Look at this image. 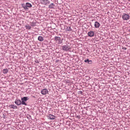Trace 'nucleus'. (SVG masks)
Returning a JSON list of instances; mask_svg holds the SVG:
<instances>
[{"label":"nucleus","mask_w":130,"mask_h":130,"mask_svg":"<svg viewBox=\"0 0 130 130\" xmlns=\"http://www.w3.org/2000/svg\"><path fill=\"white\" fill-rule=\"evenodd\" d=\"M27 118L28 119H30L31 118V116L30 115H29V116L27 117Z\"/></svg>","instance_id":"nucleus-21"},{"label":"nucleus","mask_w":130,"mask_h":130,"mask_svg":"<svg viewBox=\"0 0 130 130\" xmlns=\"http://www.w3.org/2000/svg\"><path fill=\"white\" fill-rule=\"evenodd\" d=\"M41 93L43 95H45L48 93V91L46 89H43L42 90Z\"/></svg>","instance_id":"nucleus-8"},{"label":"nucleus","mask_w":130,"mask_h":130,"mask_svg":"<svg viewBox=\"0 0 130 130\" xmlns=\"http://www.w3.org/2000/svg\"><path fill=\"white\" fill-rule=\"evenodd\" d=\"M128 1H130V0H128Z\"/></svg>","instance_id":"nucleus-25"},{"label":"nucleus","mask_w":130,"mask_h":130,"mask_svg":"<svg viewBox=\"0 0 130 130\" xmlns=\"http://www.w3.org/2000/svg\"><path fill=\"white\" fill-rule=\"evenodd\" d=\"M67 30L69 31H72V29L70 27H67Z\"/></svg>","instance_id":"nucleus-19"},{"label":"nucleus","mask_w":130,"mask_h":130,"mask_svg":"<svg viewBox=\"0 0 130 130\" xmlns=\"http://www.w3.org/2000/svg\"><path fill=\"white\" fill-rule=\"evenodd\" d=\"M55 6V4L53 3H51L48 6V8L50 9H54Z\"/></svg>","instance_id":"nucleus-9"},{"label":"nucleus","mask_w":130,"mask_h":130,"mask_svg":"<svg viewBox=\"0 0 130 130\" xmlns=\"http://www.w3.org/2000/svg\"><path fill=\"white\" fill-rule=\"evenodd\" d=\"M25 27L26 29H28L29 30L31 28V27L28 24L25 25Z\"/></svg>","instance_id":"nucleus-18"},{"label":"nucleus","mask_w":130,"mask_h":130,"mask_svg":"<svg viewBox=\"0 0 130 130\" xmlns=\"http://www.w3.org/2000/svg\"><path fill=\"white\" fill-rule=\"evenodd\" d=\"M38 40L40 41H42L44 40L43 37L41 36H39L38 37Z\"/></svg>","instance_id":"nucleus-17"},{"label":"nucleus","mask_w":130,"mask_h":130,"mask_svg":"<svg viewBox=\"0 0 130 130\" xmlns=\"http://www.w3.org/2000/svg\"><path fill=\"white\" fill-rule=\"evenodd\" d=\"M29 98L27 97H24L23 98L22 97L21 98V100L22 104L24 105L25 106L27 105V104L25 103V102Z\"/></svg>","instance_id":"nucleus-2"},{"label":"nucleus","mask_w":130,"mask_h":130,"mask_svg":"<svg viewBox=\"0 0 130 130\" xmlns=\"http://www.w3.org/2000/svg\"><path fill=\"white\" fill-rule=\"evenodd\" d=\"M8 70L7 69H4L3 70V72L4 74H6L8 72Z\"/></svg>","instance_id":"nucleus-16"},{"label":"nucleus","mask_w":130,"mask_h":130,"mask_svg":"<svg viewBox=\"0 0 130 130\" xmlns=\"http://www.w3.org/2000/svg\"><path fill=\"white\" fill-rule=\"evenodd\" d=\"M42 4L45 5H48L50 3V2L48 0H40Z\"/></svg>","instance_id":"nucleus-5"},{"label":"nucleus","mask_w":130,"mask_h":130,"mask_svg":"<svg viewBox=\"0 0 130 130\" xmlns=\"http://www.w3.org/2000/svg\"><path fill=\"white\" fill-rule=\"evenodd\" d=\"M126 48H125V50H126Z\"/></svg>","instance_id":"nucleus-24"},{"label":"nucleus","mask_w":130,"mask_h":130,"mask_svg":"<svg viewBox=\"0 0 130 130\" xmlns=\"http://www.w3.org/2000/svg\"><path fill=\"white\" fill-rule=\"evenodd\" d=\"M14 103L15 104L18 106L22 104L21 100L18 99H16L14 101Z\"/></svg>","instance_id":"nucleus-6"},{"label":"nucleus","mask_w":130,"mask_h":130,"mask_svg":"<svg viewBox=\"0 0 130 130\" xmlns=\"http://www.w3.org/2000/svg\"><path fill=\"white\" fill-rule=\"evenodd\" d=\"M94 25L95 27L96 28H98L100 27V24L99 22L96 21L95 22Z\"/></svg>","instance_id":"nucleus-12"},{"label":"nucleus","mask_w":130,"mask_h":130,"mask_svg":"<svg viewBox=\"0 0 130 130\" xmlns=\"http://www.w3.org/2000/svg\"><path fill=\"white\" fill-rule=\"evenodd\" d=\"M84 62H87L89 64H91L92 63V61L91 60H89L88 59L85 60Z\"/></svg>","instance_id":"nucleus-14"},{"label":"nucleus","mask_w":130,"mask_h":130,"mask_svg":"<svg viewBox=\"0 0 130 130\" xmlns=\"http://www.w3.org/2000/svg\"><path fill=\"white\" fill-rule=\"evenodd\" d=\"M9 107L10 108L13 109H16L17 108V107L16 105L13 104L9 105Z\"/></svg>","instance_id":"nucleus-13"},{"label":"nucleus","mask_w":130,"mask_h":130,"mask_svg":"<svg viewBox=\"0 0 130 130\" xmlns=\"http://www.w3.org/2000/svg\"><path fill=\"white\" fill-rule=\"evenodd\" d=\"M54 39L55 41H58V43H61L62 42V41H61V38L60 37H55Z\"/></svg>","instance_id":"nucleus-7"},{"label":"nucleus","mask_w":130,"mask_h":130,"mask_svg":"<svg viewBox=\"0 0 130 130\" xmlns=\"http://www.w3.org/2000/svg\"><path fill=\"white\" fill-rule=\"evenodd\" d=\"M83 92L82 91H79L78 92V94H82Z\"/></svg>","instance_id":"nucleus-20"},{"label":"nucleus","mask_w":130,"mask_h":130,"mask_svg":"<svg viewBox=\"0 0 130 130\" xmlns=\"http://www.w3.org/2000/svg\"><path fill=\"white\" fill-rule=\"evenodd\" d=\"M128 31L130 33L129 34H130V29L128 30Z\"/></svg>","instance_id":"nucleus-23"},{"label":"nucleus","mask_w":130,"mask_h":130,"mask_svg":"<svg viewBox=\"0 0 130 130\" xmlns=\"http://www.w3.org/2000/svg\"><path fill=\"white\" fill-rule=\"evenodd\" d=\"M48 119L51 120H54L55 119V116L51 114L47 116Z\"/></svg>","instance_id":"nucleus-11"},{"label":"nucleus","mask_w":130,"mask_h":130,"mask_svg":"<svg viewBox=\"0 0 130 130\" xmlns=\"http://www.w3.org/2000/svg\"><path fill=\"white\" fill-rule=\"evenodd\" d=\"M129 17V16L128 14L126 13H123L122 15V18L124 20H128Z\"/></svg>","instance_id":"nucleus-4"},{"label":"nucleus","mask_w":130,"mask_h":130,"mask_svg":"<svg viewBox=\"0 0 130 130\" xmlns=\"http://www.w3.org/2000/svg\"><path fill=\"white\" fill-rule=\"evenodd\" d=\"M94 32L93 31H90L88 33V35L90 37H92L94 36Z\"/></svg>","instance_id":"nucleus-10"},{"label":"nucleus","mask_w":130,"mask_h":130,"mask_svg":"<svg viewBox=\"0 0 130 130\" xmlns=\"http://www.w3.org/2000/svg\"><path fill=\"white\" fill-rule=\"evenodd\" d=\"M36 22L35 21V22H30V25L31 26H34L36 25Z\"/></svg>","instance_id":"nucleus-15"},{"label":"nucleus","mask_w":130,"mask_h":130,"mask_svg":"<svg viewBox=\"0 0 130 130\" xmlns=\"http://www.w3.org/2000/svg\"><path fill=\"white\" fill-rule=\"evenodd\" d=\"M62 50L64 51H68L71 48L67 44L62 46Z\"/></svg>","instance_id":"nucleus-3"},{"label":"nucleus","mask_w":130,"mask_h":130,"mask_svg":"<svg viewBox=\"0 0 130 130\" xmlns=\"http://www.w3.org/2000/svg\"><path fill=\"white\" fill-rule=\"evenodd\" d=\"M35 62L36 63H39V61L38 60H36Z\"/></svg>","instance_id":"nucleus-22"},{"label":"nucleus","mask_w":130,"mask_h":130,"mask_svg":"<svg viewBox=\"0 0 130 130\" xmlns=\"http://www.w3.org/2000/svg\"><path fill=\"white\" fill-rule=\"evenodd\" d=\"M21 6L25 10H26L28 9V7L31 8L32 7L31 4L29 3H26L25 4H22Z\"/></svg>","instance_id":"nucleus-1"}]
</instances>
